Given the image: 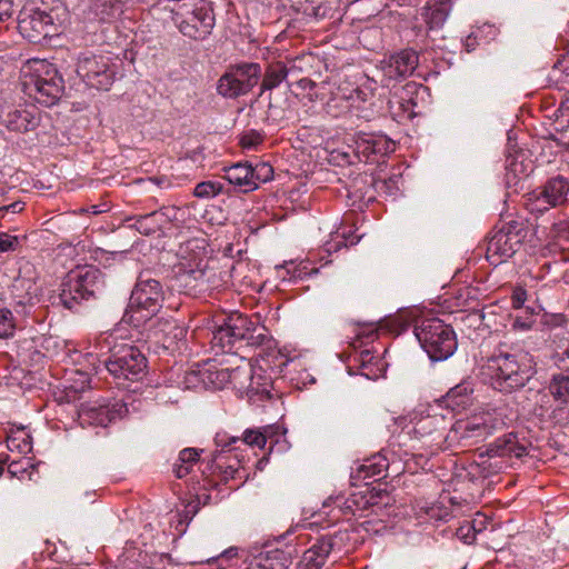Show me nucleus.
<instances>
[{
    "instance_id": "nucleus-1",
    "label": "nucleus",
    "mask_w": 569,
    "mask_h": 569,
    "mask_svg": "<svg viewBox=\"0 0 569 569\" xmlns=\"http://www.w3.org/2000/svg\"><path fill=\"white\" fill-rule=\"evenodd\" d=\"M193 251L194 256L187 263H180L176 273V282L180 291L187 296H211L213 291H220L231 284V268L210 266L204 257L206 247L203 239H187L180 241L179 254L186 259V254Z\"/></svg>"
},
{
    "instance_id": "nucleus-2",
    "label": "nucleus",
    "mask_w": 569,
    "mask_h": 569,
    "mask_svg": "<svg viewBox=\"0 0 569 569\" xmlns=\"http://www.w3.org/2000/svg\"><path fill=\"white\" fill-rule=\"evenodd\" d=\"M411 326H413L417 340L430 360H447L457 350L458 341L455 330L439 318L413 320L408 312H402L387 318L380 323L381 329L396 336L407 331Z\"/></svg>"
},
{
    "instance_id": "nucleus-3",
    "label": "nucleus",
    "mask_w": 569,
    "mask_h": 569,
    "mask_svg": "<svg viewBox=\"0 0 569 569\" xmlns=\"http://www.w3.org/2000/svg\"><path fill=\"white\" fill-rule=\"evenodd\" d=\"M537 373L533 357L522 350L499 346L482 366L487 383L505 396L523 389Z\"/></svg>"
},
{
    "instance_id": "nucleus-4",
    "label": "nucleus",
    "mask_w": 569,
    "mask_h": 569,
    "mask_svg": "<svg viewBox=\"0 0 569 569\" xmlns=\"http://www.w3.org/2000/svg\"><path fill=\"white\" fill-rule=\"evenodd\" d=\"M211 347L222 353H238L242 348L269 350L273 347V339L257 319L232 312L224 316L212 331Z\"/></svg>"
},
{
    "instance_id": "nucleus-5",
    "label": "nucleus",
    "mask_w": 569,
    "mask_h": 569,
    "mask_svg": "<svg viewBox=\"0 0 569 569\" xmlns=\"http://www.w3.org/2000/svg\"><path fill=\"white\" fill-rule=\"evenodd\" d=\"M97 348L107 357L99 362L113 376L117 385L129 388L126 382L141 381L148 370V359L139 347L128 342H117L112 336L100 337Z\"/></svg>"
},
{
    "instance_id": "nucleus-6",
    "label": "nucleus",
    "mask_w": 569,
    "mask_h": 569,
    "mask_svg": "<svg viewBox=\"0 0 569 569\" xmlns=\"http://www.w3.org/2000/svg\"><path fill=\"white\" fill-rule=\"evenodd\" d=\"M22 92L43 107L58 103L64 92V80L58 68L41 59L28 60L20 70Z\"/></svg>"
},
{
    "instance_id": "nucleus-7",
    "label": "nucleus",
    "mask_w": 569,
    "mask_h": 569,
    "mask_svg": "<svg viewBox=\"0 0 569 569\" xmlns=\"http://www.w3.org/2000/svg\"><path fill=\"white\" fill-rule=\"evenodd\" d=\"M102 284V273L97 268L84 267L71 270L51 296L52 305L79 312L87 302L97 299Z\"/></svg>"
},
{
    "instance_id": "nucleus-8",
    "label": "nucleus",
    "mask_w": 569,
    "mask_h": 569,
    "mask_svg": "<svg viewBox=\"0 0 569 569\" xmlns=\"http://www.w3.org/2000/svg\"><path fill=\"white\" fill-rule=\"evenodd\" d=\"M69 12L62 0H28L19 12L18 30L21 36L37 32L42 36H61Z\"/></svg>"
},
{
    "instance_id": "nucleus-9",
    "label": "nucleus",
    "mask_w": 569,
    "mask_h": 569,
    "mask_svg": "<svg viewBox=\"0 0 569 569\" xmlns=\"http://www.w3.org/2000/svg\"><path fill=\"white\" fill-rule=\"evenodd\" d=\"M164 290L162 283L148 271L140 272L131 291L123 321L139 328L150 321L162 309Z\"/></svg>"
},
{
    "instance_id": "nucleus-10",
    "label": "nucleus",
    "mask_w": 569,
    "mask_h": 569,
    "mask_svg": "<svg viewBox=\"0 0 569 569\" xmlns=\"http://www.w3.org/2000/svg\"><path fill=\"white\" fill-rule=\"evenodd\" d=\"M261 67L256 62L231 64L218 81L217 91L224 98L247 94L259 82Z\"/></svg>"
},
{
    "instance_id": "nucleus-11",
    "label": "nucleus",
    "mask_w": 569,
    "mask_h": 569,
    "mask_svg": "<svg viewBox=\"0 0 569 569\" xmlns=\"http://www.w3.org/2000/svg\"><path fill=\"white\" fill-rule=\"evenodd\" d=\"M569 203V177L557 174L548 178L529 194L527 207L531 212L543 213L550 208Z\"/></svg>"
},
{
    "instance_id": "nucleus-12",
    "label": "nucleus",
    "mask_w": 569,
    "mask_h": 569,
    "mask_svg": "<svg viewBox=\"0 0 569 569\" xmlns=\"http://www.w3.org/2000/svg\"><path fill=\"white\" fill-rule=\"evenodd\" d=\"M129 410L127 405L117 400L103 406H83L78 412V420L81 427H108L117 420L123 419Z\"/></svg>"
},
{
    "instance_id": "nucleus-13",
    "label": "nucleus",
    "mask_w": 569,
    "mask_h": 569,
    "mask_svg": "<svg viewBox=\"0 0 569 569\" xmlns=\"http://www.w3.org/2000/svg\"><path fill=\"white\" fill-rule=\"evenodd\" d=\"M242 370L247 373V379L241 378L238 385L237 391L240 397H246L252 403L273 399L276 395L270 376L261 370L253 371L251 368H242Z\"/></svg>"
},
{
    "instance_id": "nucleus-14",
    "label": "nucleus",
    "mask_w": 569,
    "mask_h": 569,
    "mask_svg": "<svg viewBox=\"0 0 569 569\" xmlns=\"http://www.w3.org/2000/svg\"><path fill=\"white\" fill-rule=\"evenodd\" d=\"M358 154H362L366 161L376 162L377 157H383L395 151L392 139L382 133L359 131L355 139Z\"/></svg>"
},
{
    "instance_id": "nucleus-15",
    "label": "nucleus",
    "mask_w": 569,
    "mask_h": 569,
    "mask_svg": "<svg viewBox=\"0 0 569 569\" xmlns=\"http://www.w3.org/2000/svg\"><path fill=\"white\" fill-rule=\"evenodd\" d=\"M530 441L519 432H508L498 437L486 448L488 457L522 458L529 455Z\"/></svg>"
},
{
    "instance_id": "nucleus-16",
    "label": "nucleus",
    "mask_w": 569,
    "mask_h": 569,
    "mask_svg": "<svg viewBox=\"0 0 569 569\" xmlns=\"http://www.w3.org/2000/svg\"><path fill=\"white\" fill-rule=\"evenodd\" d=\"M450 9L451 0H436L433 4H426L416 18L413 29L417 33L439 30L446 22Z\"/></svg>"
},
{
    "instance_id": "nucleus-17",
    "label": "nucleus",
    "mask_w": 569,
    "mask_h": 569,
    "mask_svg": "<svg viewBox=\"0 0 569 569\" xmlns=\"http://www.w3.org/2000/svg\"><path fill=\"white\" fill-rule=\"evenodd\" d=\"M419 57L412 49H403L381 61L382 71L389 79H403L417 68Z\"/></svg>"
},
{
    "instance_id": "nucleus-18",
    "label": "nucleus",
    "mask_w": 569,
    "mask_h": 569,
    "mask_svg": "<svg viewBox=\"0 0 569 569\" xmlns=\"http://www.w3.org/2000/svg\"><path fill=\"white\" fill-rule=\"evenodd\" d=\"M338 535H322L303 552L297 569H321L337 546Z\"/></svg>"
},
{
    "instance_id": "nucleus-19",
    "label": "nucleus",
    "mask_w": 569,
    "mask_h": 569,
    "mask_svg": "<svg viewBox=\"0 0 569 569\" xmlns=\"http://www.w3.org/2000/svg\"><path fill=\"white\" fill-rule=\"evenodd\" d=\"M153 336L158 348L174 353L184 345L187 329L174 320L158 321Z\"/></svg>"
},
{
    "instance_id": "nucleus-20",
    "label": "nucleus",
    "mask_w": 569,
    "mask_h": 569,
    "mask_svg": "<svg viewBox=\"0 0 569 569\" xmlns=\"http://www.w3.org/2000/svg\"><path fill=\"white\" fill-rule=\"evenodd\" d=\"M519 248L516 241L509 240L508 234L497 230L488 240L486 258L491 264L498 266L511 258Z\"/></svg>"
},
{
    "instance_id": "nucleus-21",
    "label": "nucleus",
    "mask_w": 569,
    "mask_h": 569,
    "mask_svg": "<svg viewBox=\"0 0 569 569\" xmlns=\"http://www.w3.org/2000/svg\"><path fill=\"white\" fill-rule=\"evenodd\" d=\"M224 459V449L222 448L221 451L217 452L212 460L207 463L206 469L202 470L203 476V489H210L216 486V482H213L209 476L219 475L221 476V480L227 482L229 479H234L236 477L241 478L240 470L234 465H223Z\"/></svg>"
},
{
    "instance_id": "nucleus-22",
    "label": "nucleus",
    "mask_w": 569,
    "mask_h": 569,
    "mask_svg": "<svg viewBox=\"0 0 569 569\" xmlns=\"http://www.w3.org/2000/svg\"><path fill=\"white\" fill-rule=\"evenodd\" d=\"M415 433L420 437H430L431 446H440L446 438V422L442 416H426L420 418L413 427Z\"/></svg>"
},
{
    "instance_id": "nucleus-23",
    "label": "nucleus",
    "mask_w": 569,
    "mask_h": 569,
    "mask_svg": "<svg viewBox=\"0 0 569 569\" xmlns=\"http://www.w3.org/2000/svg\"><path fill=\"white\" fill-rule=\"evenodd\" d=\"M510 300H511V306L513 309L523 310L525 313L527 315L525 318L522 316H517L515 319L513 326L517 328H520V329L531 328V326L533 323L532 317L535 315H538L543 309L540 306L533 307V306L525 305L526 301L528 300V293H527V290L521 286H516L512 289Z\"/></svg>"
},
{
    "instance_id": "nucleus-24",
    "label": "nucleus",
    "mask_w": 569,
    "mask_h": 569,
    "mask_svg": "<svg viewBox=\"0 0 569 569\" xmlns=\"http://www.w3.org/2000/svg\"><path fill=\"white\" fill-rule=\"evenodd\" d=\"M223 178L229 184L234 186L241 192H249L257 189L256 182L252 178V164L249 162H238L228 168H224Z\"/></svg>"
},
{
    "instance_id": "nucleus-25",
    "label": "nucleus",
    "mask_w": 569,
    "mask_h": 569,
    "mask_svg": "<svg viewBox=\"0 0 569 569\" xmlns=\"http://www.w3.org/2000/svg\"><path fill=\"white\" fill-rule=\"evenodd\" d=\"M202 377V381L212 385L214 389H223L228 386H231L233 389H238V385L241 378L247 379V373L242 370L241 367H237L234 369H220V370H206L200 372Z\"/></svg>"
},
{
    "instance_id": "nucleus-26",
    "label": "nucleus",
    "mask_w": 569,
    "mask_h": 569,
    "mask_svg": "<svg viewBox=\"0 0 569 569\" xmlns=\"http://www.w3.org/2000/svg\"><path fill=\"white\" fill-rule=\"evenodd\" d=\"M267 435L260 429H247L242 436H227L226 433H217L214 441L218 447L229 448L238 442L263 449L267 443Z\"/></svg>"
},
{
    "instance_id": "nucleus-27",
    "label": "nucleus",
    "mask_w": 569,
    "mask_h": 569,
    "mask_svg": "<svg viewBox=\"0 0 569 569\" xmlns=\"http://www.w3.org/2000/svg\"><path fill=\"white\" fill-rule=\"evenodd\" d=\"M2 123L10 131L28 132L39 126V118L27 109H14L3 117Z\"/></svg>"
},
{
    "instance_id": "nucleus-28",
    "label": "nucleus",
    "mask_w": 569,
    "mask_h": 569,
    "mask_svg": "<svg viewBox=\"0 0 569 569\" xmlns=\"http://www.w3.org/2000/svg\"><path fill=\"white\" fill-rule=\"evenodd\" d=\"M472 392L471 383L463 381L452 387L439 401L451 411H460L471 403Z\"/></svg>"
},
{
    "instance_id": "nucleus-29",
    "label": "nucleus",
    "mask_w": 569,
    "mask_h": 569,
    "mask_svg": "<svg viewBox=\"0 0 569 569\" xmlns=\"http://www.w3.org/2000/svg\"><path fill=\"white\" fill-rule=\"evenodd\" d=\"M196 448H184L179 452L177 461L173 463L172 472L176 478L182 479L189 475L193 467L200 461V452Z\"/></svg>"
},
{
    "instance_id": "nucleus-30",
    "label": "nucleus",
    "mask_w": 569,
    "mask_h": 569,
    "mask_svg": "<svg viewBox=\"0 0 569 569\" xmlns=\"http://www.w3.org/2000/svg\"><path fill=\"white\" fill-rule=\"evenodd\" d=\"M288 76L287 66L277 61L268 66L262 82H261V93L266 90H272L277 88Z\"/></svg>"
},
{
    "instance_id": "nucleus-31",
    "label": "nucleus",
    "mask_w": 569,
    "mask_h": 569,
    "mask_svg": "<svg viewBox=\"0 0 569 569\" xmlns=\"http://www.w3.org/2000/svg\"><path fill=\"white\" fill-rule=\"evenodd\" d=\"M108 63V61L103 57H97V56H87L82 54L79 57V61L77 64V74L82 79L86 80L91 74H96L98 70H101L104 68V66Z\"/></svg>"
},
{
    "instance_id": "nucleus-32",
    "label": "nucleus",
    "mask_w": 569,
    "mask_h": 569,
    "mask_svg": "<svg viewBox=\"0 0 569 569\" xmlns=\"http://www.w3.org/2000/svg\"><path fill=\"white\" fill-rule=\"evenodd\" d=\"M548 390L556 401L565 406L569 405V376L553 375Z\"/></svg>"
},
{
    "instance_id": "nucleus-33",
    "label": "nucleus",
    "mask_w": 569,
    "mask_h": 569,
    "mask_svg": "<svg viewBox=\"0 0 569 569\" xmlns=\"http://www.w3.org/2000/svg\"><path fill=\"white\" fill-rule=\"evenodd\" d=\"M388 459L382 455H377L362 465L358 472L363 479L386 477L385 472L388 470Z\"/></svg>"
},
{
    "instance_id": "nucleus-34",
    "label": "nucleus",
    "mask_w": 569,
    "mask_h": 569,
    "mask_svg": "<svg viewBox=\"0 0 569 569\" xmlns=\"http://www.w3.org/2000/svg\"><path fill=\"white\" fill-rule=\"evenodd\" d=\"M114 71L112 68L107 63L104 68L101 70H98V72L94 74L89 76L83 82L91 88H96L98 90H109L114 81Z\"/></svg>"
},
{
    "instance_id": "nucleus-35",
    "label": "nucleus",
    "mask_w": 569,
    "mask_h": 569,
    "mask_svg": "<svg viewBox=\"0 0 569 569\" xmlns=\"http://www.w3.org/2000/svg\"><path fill=\"white\" fill-rule=\"evenodd\" d=\"M152 214L154 224L161 236L176 239L183 238L181 227L176 223H170L167 219H164V216L160 209L152 211Z\"/></svg>"
},
{
    "instance_id": "nucleus-36",
    "label": "nucleus",
    "mask_w": 569,
    "mask_h": 569,
    "mask_svg": "<svg viewBox=\"0 0 569 569\" xmlns=\"http://www.w3.org/2000/svg\"><path fill=\"white\" fill-rule=\"evenodd\" d=\"M499 230L508 234L509 240L516 241V244L519 247L522 244L529 232L523 220H511L505 223Z\"/></svg>"
},
{
    "instance_id": "nucleus-37",
    "label": "nucleus",
    "mask_w": 569,
    "mask_h": 569,
    "mask_svg": "<svg viewBox=\"0 0 569 569\" xmlns=\"http://www.w3.org/2000/svg\"><path fill=\"white\" fill-rule=\"evenodd\" d=\"M221 193H229V189L224 190L223 183L213 180L199 182L193 190L194 197L201 199H210Z\"/></svg>"
},
{
    "instance_id": "nucleus-38",
    "label": "nucleus",
    "mask_w": 569,
    "mask_h": 569,
    "mask_svg": "<svg viewBox=\"0 0 569 569\" xmlns=\"http://www.w3.org/2000/svg\"><path fill=\"white\" fill-rule=\"evenodd\" d=\"M200 510V500L198 497L194 499H191L187 501L183 505V509L181 511H178V525L177 530H179L181 533L186 532V529L190 521L193 519V517L198 513Z\"/></svg>"
},
{
    "instance_id": "nucleus-39",
    "label": "nucleus",
    "mask_w": 569,
    "mask_h": 569,
    "mask_svg": "<svg viewBox=\"0 0 569 569\" xmlns=\"http://www.w3.org/2000/svg\"><path fill=\"white\" fill-rule=\"evenodd\" d=\"M127 221H132L130 227L134 228L139 233L143 236H152L158 232L152 212L130 217L127 219Z\"/></svg>"
},
{
    "instance_id": "nucleus-40",
    "label": "nucleus",
    "mask_w": 569,
    "mask_h": 569,
    "mask_svg": "<svg viewBox=\"0 0 569 569\" xmlns=\"http://www.w3.org/2000/svg\"><path fill=\"white\" fill-rule=\"evenodd\" d=\"M378 337V328L373 325H367L360 327L356 337L353 338L350 347L355 350L362 348L369 342H373Z\"/></svg>"
},
{
    "instance_id": "nucleus-41",
    "label": "nucleus",
    "mask_w": 569,
    "mask_h": 569,
    "mask_svg": "<svg viewBox=\"0 0 569 569\" xmlns=\"http://www.w3.org/2000/svg\"><path fill=\"white\" fill-rule=\"evenodd\" d=\"M352 360L355 366L358 367V369L361 370V375L366 376L367 378L370 377L371 370L366 371L370 365H372L373 360H377V357L373 355V351L370 349H362L359 352H356L352 356Z\"/></svg>"
},
{
    "instance_id": "nucleus-42",
    "label": "nucleus",
    "mask_w": 569,
    "mask_h": 569,
    "mask_svg": "<svg viewBox=\"0 0 569 569\" xmlns=\"http://www.w3.org/2000/svg\"><path fill=\"white\" fill-rule=\"evenodd\" d=\"M16 331L13 313L8 308L0 309V338L12 337Z\"/></svg>"
},
{
    "instance_id": "nucleus-43",
    "label": "nucleus",
    "mask_w": 569,
    "mask_h": 569,
    "mask_svg": "<svg viewBox=\"0 0 569 569\" xmlns=\"http://www.w3.org/2000/svg\"><path fill=\"white\" fill-rule=\"evenodd\" d=\"M273 178V168L268 162H258L256 166H252V178L253 182L257 184V189L260 183L268 182Z\"/></svg>"
},
{
    "instance_id": "nucleus-44",
    "label": "nucleus",
    "mask_w": 569,
    "mask_h": 569,
    "mask_svg": "<svg viewBox=\"0 0 569 569\" xmlns=\"http://www.w3.org/2000/svg\"><path fill=\"white\" fill-rule=\"evenodd\" d=\"M266 138L263 131H258L256 129H250L244 131L239 138V144L243 149H256L260 146Z\"/></svg>"
},
{
    "instance_id": "nucleus-45",
    "label": "nucleus",
    "mask_w": 569,
    "mask_h": 569,
    "mask_svg": "<svg viewBox=\"0 0 569 569\" xmlns=\"http://www.w3.org/2000/svg\"><path fill=\"white\" fill-rule=\"evenodd\" d=\"M493 426L487 421L477 422L470 421L466 425L465 431L467 437L470 438H486L487 436L492 433Z\"/></svg>"
},
{
    "instance_id": "nucleus-46",
    "label": "nucleus",
    "mask_w": 569,
    "mask_h": 569,
    "mask_svg": "<svg viewBox=\"0 0 569 569\" xmlns=\"http://www.w3.org/2000/svg\"><path fill=\"white\" fill-rule=\"evenodd\" d=\"M119 0H97V8L106 17H116L124 11Z\"/></svg>"
},
{
    "instance_id": "nucleus-47",
    "label": "nucleus",
    "mask_w": 569,
    "mask_h": 569,
    "mask_svg": "<svg viewBox=\"0 0 569 569\" xmlns=\"http://www.w3.org/2000/svg\"><path fill=\"white\" fill-rule=\"evenodd\" d=\"M331 7L327 3H318L316 4L313 1L307 3L303 8V13L308 17L315 18L316 20L327 17Z\"/></svg>"
},
{
    "instance_id": "nucleus-48",
    "label": "nucleus",
    "mask_w": 569,
    "mask_h": 569,
    "mask_svg": "<svg viewBox=\"0 0 569 569\" xmlns=\"http://www.w3.org/2000/svg\"><path fill=\"white\" fill-rule=\"evenodd\" d=\"M429 459L422 453L405 455V468L410 472H416L418 468L425 469Z\"/></svg>"
},
{
    "instance_id": "nucleus-49",
    "label": "nucleus",
    "mask_w": 569,
    "mask_h": 569,
    "mask_svg": "<svg viewBox=\"0 0 569 569\" xmlns=\"http://www.w3.org/2000/svg\"><path fill=\"white\" fill-rule=\"evenodd\" d=\"M193 21V28H196L197 31H200L202 33H209L210 28L212 27L213 17L209 13H196L192 17Z\"/></svg>"
},
{
    "instance_id": "nucleus-50",
    "label": "nucleus",
    "mask_w": 569,
    "mask_h": 569,
    "mask_svg": "<svg viewBox=\"0 0 569 569\" xmlns=\"http://www.w3.org/2000/svg\"><path fill=\"white\" fill-rule=\"evenodd\" d=\"M20 241L17 236H11L8 233H0V251L7 252V251H14Z\"/></svg>"
},
{
    "instance_id": "nucleus-51",
    "label": "nucleus",
    "mask_w": 569,
    "mask_h": 569,
    "mask_svg": "<svg viewBox=\"0 0 569 569\" xmlns=\"http://www.w3.org/2000/svg\"><path fill=\"white\" fill-rule=\"evenodd\" d=\"M338 234L343 239L342 242H338L337 244L327 243L328 248L327 251L338 250L340 248V243H342L345 247L357 244L360 240V237L355 236L351 231L346 232L345 230L341 231V233L338 232Z\"/></svg>"
},
{
    "instance_id": "nucleus-52",
    "label": "nucleus",
    "mask_w": 569,
    "mask_h": 569,
    "mask_svg": "<svg viewBox=\"0 0 569 569\" xmlns=\"http://www.w3.org/2000/svg\"><path fill=\"white\" fill-rule=\"evenodd\" d=\"M161 212L170 223L179 224L180 218L179 214H183V211L176 206H164L160 208Z\"/></svg>"
},
{
    "instance_id": "nucleus-53",
    "label": "nucleus",
    "mask_w": 569,
    "mask_h": 569,
    "mask_svg": "<svg viewBox=\"0 0 569 569\" xmlns=\"http://www.w3.org/2000/svg\"><path fill=\"white\" fill-rule=\"evenodd\" d=\"M557 121L569 126V97L562 100L557 109Z\"/></svg>"
},
{
    "instance_id": "nucleus-54",
    "label": "nucleus",
    "mask_w": 569,
    "mask_h": 569,
    "mask_svg": "<svg viewBox=\"0 0 569 569\" xmlns=\"http://www.w3.org/2000/svg\"><path fill=\"white\" fill-rule=\"evenodd\" d=\"M397 103L399 104V108L402 109L403 116L407 119H412L416 116L415 107L417 106V103L412 99H402L397 101Z\"/></svg>"
},
{
    "instance_id": "nucleus-55",
    "label": "nucleus",
    "mask_w": 569,
    "mask_h": 569,
    "mask_svg": "<svg viewBox=\"0 0 569 569\" xmlns=\"http://www.w3.org/2000/svg\"><path fill=\"white\" fill-rule=\"evenodd\" d=\"M12 0H0V22H4L12 17Z\"/></svg>"
},
{
    "instance_id": "nucleus-56",
    "label": "nucleus",
    "mask_w": 569,
    "mask_h": 569,
    "mask_svg": "<svg viewBox=\"0 0 569 569\" xmlns=\"http://www.w3.org/2000/svg\"><path fill=\"white\" fill-rule=\"evenodd\" d=\"M369 495L370 496L368 499H366L363 508H366L367 505H370V506L378 505L382 500V497L388 498V493L386 491L377 490L376 488H372L371 490H369Z\"/></svg>"
},
{
    "instance_id": "nucleus-57",
    "label": "nucleus",
    "mask_w": 569,
    "mask_h": 569,
    "mask_svg": "<svg viewBox=\"0 0 569 569\" xmlns=\"http://www.w3.org/2000/svg\"><path fill=\"white\" fill-rule=\"evenodd\" d=\"M290 267H283L287 274H289V280L302 279V277L307 273L305 271L306 267L301 268L300 266H296L292 262L289 264Z\"/></svg>"
},
{
    "instance_id": "nucleus-58",
    "label": "nucleus",
    "mask_w": 569,
    "mask_h": 569,
    "mask_svg": "<svg viewBox=\"0 0 569 569\" xmlns=\"http://www.w3.org/2000/svg\"><path fill=\"white\" fill-rule=\"evenodd\" d=\"M227 449H228V453L224 451L223 465H234L236 467L239 468L240 471H241V469L244 471V469L240 465L241 462H240L238 456L236 453H231V451L236 450L237 447L231 446Z\"/></svg>"
},
{
    "instance_id": "nucleus-59",
    "label": "nucleus",
    "mask_w": 569,
    "mask_h": 569,
    "mask_svg": "<svg viewBox=\"0 0 569 569\" xmlns=\"http://www.w3.org/2000/svg\"><path fill=\"white\" fill-rule=\"evenodd\" d=\"M297 87L302 91H308V96L310 100H313V94L311 91L317 87V83L309 78H302L297 81Z\"/></svg>"
},
{
    "instance_id": "nucleus-60",
    "label": "nucleus",
    "mask_w": 569,
    "mask_h": 569,
    "mask_svg": "<svg viewBox=\"0 0 569 569\" xmlns=\"http://www.w3.org/2000/svg\"><path fill=\"white\" fill-rule=\"evenodd\" d=\"M476 32L489 36L501 32V29L499 26H496L495 23L483 22L481 26L477 27Z\"/></svg>"
},
{
    "instance_id": "nucleus-61",
    "label": "nucleus",
    "mask_w": 569,
    "mask_h": 569,
    "mask_svg": "<svg viewBox=\"0 0 569 569\" xmlns=\"http://www.w3.org/2000/svg\"><path fill=\"white\" fill-rule=\"evenodd\" d=\"M473 530V527H471L469 523L461 526L457 529V536L465 540V542L470 543V540L475 539V535L470 537V532Z\"/></svg>"
},
{
    "instance_id": "nucleus-62",
    "label": "nucleus",
    "mask_w": 569,
    "mask_h": 569,
    "mask_svg": "<svg viewBox=\"0 0 569 569\" xmlns=\"http://www.w3.org/2000/svg\"><path fill=\"white\" fill-rule=\"evenodd\" d=\"M237 555H238L237 548H229L220 556V560L230 559L232 557H236Z\"/></svg>"
},
{
    "instance_id": "nucleus-63",
    "label": "nucleus",
    "mask_w": 569,
    "mask_h": 569,
    "mask_svg": "<svg viewBox=\"0 0 569 569\" xmlns=\"http://www.w3.org/2000/svg\"><path fill=\"white\" fill-rule=\"evenodd\" d=\"M14 311L17 313H23V315H27V311H26V303L23 301H18L14 307H13Z\"/></svg>"
},
{
    "instance_id": "nucleus-64",
    "label": "nucleus",
    "mask_w": 569,
    "mask_h": 569,
    "mask_svg": "<svg viewBox=\"0 0 569 569\" xmlns=\"http://www.w3.org/2000/svg\"><path fill=\"white\" fill-rule=\"evenodd\" d=\"M558 264V261H553V262H545L542 266H541V270L545 271L546 273H550L551 269L553 267H556Z\"/></svg>"
}]
</instances>
